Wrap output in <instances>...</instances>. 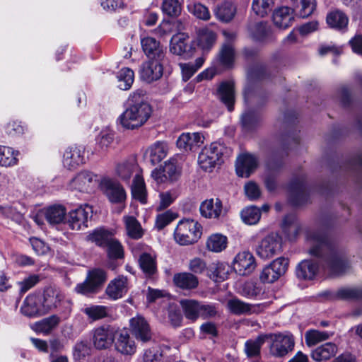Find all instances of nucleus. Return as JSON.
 Returning <instances> with one entry per match:
<instances>
[{
    "mask_svg": "<svg viewBox=\"0 0 362 362\" xmlns=\"http://www.w3.org/2000/svg\"><path fill=\"white\" fill-rule=\"evenodd\" d=\"M307 240L311 246L309 253L312 256H325L326 267L332 275L346 273L350 268L344 250L331 243L320 232H310Z\"/></svg>",
    "mask_w": 362,
    "mask_h": 362,
    "instance_id": "f257e3e1",
    "label": "nucleus"
},
{
    "mask_svg": "<svg viewBox=\"0 0 362 362\" xmlns=\"http://www.w3.org/2000/svg\"><path fill=\"white\" fill-rule=\"evenodd\" d=\"M152 113L153 109L145 98V92L136 90L129 95L124 111L117 119V124L126 130H136L146 124Z\"/></svg>",
    "mask_w": 362,
    "mask_h": 362,
    "instance_id": "f03ea898",
    "label": "nucleus"
},
{
    "mask_svg": "<svg viewBox=\"0 0 362 362\" xmlns=\"http://www.w3.org/2000/svg\"><path fill=\"white\" fill-rule=\"evenodd\" d=\"M202 227L193 219L180 220L174 231L175 241L181 245H188L196 243L201 237Z\"/></svg>",
    "mask_w": 362,
    "mask_h": 362,
    "instance_id": "7ed1b4c3",
    "label": "nucleus"
},
{
    "mask_svg": "<svg viewBox=\"0 0 362 362\" xmlns=\"http://www.w3.org/2000/svg\"><path fill=\"white\" fill-rule=\"evenodd\" d=\"M267 340H271L269 354L276 358H283L291 352L295 346L293 335L288 332L267 334Z\"/></svg>",
    "mask_w": 362,
    "mask_h": 362,
    "instance_id": "20e7f679",
    "label": "nucleus"
},
{
    "mask_svg": "<svg viewBox=\"0 0 362 362\" xmlns=\"http://www.w3.org/2000/svg\"><path fill=\"white\" fill-rule=\"evenodd\" d=\"M228 149L221 144L214 142L204 147L198 157V163L204 171H211L221 162L222 156Z\"/></svg>",
    "mask_w": 362,
    "mask_h": 362,
    "instance_id": "39448f33",
    "label": "nucleus"
},
{
    "mask_svg": "<svg viewBox=\"0 0 362 362\" xmlns=\"http://www.w3.org/2000/svg\"><path fill=\"white\" fill-rule=\"evenodd\" d=\"M107 280L106 272L101 269H93L88 271L85 281L78 284L75 291L82 295L95 293Z\"/></svg>",
    "mask_w": 362,
    "mask_h": 362,
    "instance_id": "423d86ee",
    "label": "nucleus"
},
{
    "mask_svg": "<svg viewBox=\"0 0 362 362\" xmlns=\"http://www.w3.org/2000/svg\"><path fill=\"white\" fill-rule=\"evenodd\" d=\"M281 238L277 234H269L262 238L256 247V254L262 259H267L280 252Z\"/></svg>",
    "mask_w": 362,
    "mask_h": 362,
    "instance_id": "0eeeda50",
    "label": "nucleus"
},
{
    "mask_svg": "<svg viewBox=\"0 0 362 362\" xmlns=\"http://www.w3.org/2000/svg\"><path fill=\"white\" fill-rule=\"evenodd\" d=\"M91 214L92 208L90 206H81L69 212L66 223L71 230H79L86 228Z\"/></svg>",
    "mask_w": 362,
    "mask_h": 362,
    "instance_id": "6e6552de",
    "label": "nucleus"
},
{
    "mask_svg": "<svg viewBox=\"0 0 362 362\" xmlns=\"http://www.w3.org/2000/svg\"><path fill=\"white\" fill-rule=\"evenodd\" d=\"M97 182L98 176L96 175L90 171L83 170L70 180L69 187L71 189L88 192L95 187Z\"/></svg>",
    "mask_w": 362,
    "mask_h": 362,
    "instance_id": "1a4fd4ad",
    "label": "nucleus"
},
{
    "mask_svg": "<svg viewBox=\"0 0 362 362\" xmlns=\"http://www.w3.org/2000/svg\"><path fill=\"white\" fill-rule=\"evenodd\" d=\"M163 61L148 59L144 62L140 69L141 78L147 83H151L160 78L163 73Z\"/></svg>",
    "mask_w": 362,
    "mask_h": 362,
    "instance_id": "9d476101",
    "label": "nucleus"
},
{
    "mask_svg": "<svg viewBox=\"0 0 362 362\" xmlns=\"http://www.w3.org/2000/svg\"><path fill=\"white\" fill-rule=\"evenodd\" d=\"M255 258L248 251L239 252L234 259L233 269L239 275H249L255 270Z\"/></svg>",
    "mask_w": 362,
    "mask_h": 362,
    "instance_id": "9b49d317",
    "label": "nucleus"
},
{
    "mask_svg": "<svg viewBox=\"0 0 362 362\" xmlns=\"http://www.w3.org/2000/svg\"><path fill=\"white\" fill-rule=\"evenodd\" d=\"M21 311L22 314L29 317H36L46 314L41 298L34 294H30L25 298Z\"/></svg>",
    "mask_w": 362,
    "mask_h": 362,
    "instance_id": "f8f14e48",
    "label": "nucleus"
},
{
    "mask_svg": "<svg viewBox=\"0 0 362 362\" xmlns=\"http://www.w3.org/2000/svg\"><path fill=\"white\" fill-rule=\"evenodd\" d=\"M85 149L83 146H72L68 147L63 156V165L72 170L85 163Z\"/></svg>",
    "mask_w": 362,
    "mask_h": 362,
    "instance_id": "ddd939ff",
    "label": "nucleus"
},
{
    "mask_svg": "<svg viewBox=\"0 0 362 362\" xmlns=\"http://www.w3.org/2000/svg\"><path fill=\"white\" fill-rule=\"evenodd\" d=\"M104 193L112 203H122L126 199V192L123 187L111 179H104L101 183Z\"/></svg>",
    "mask_w": 362,
    "mask_h": 362,
    "instance_id": "4468645a",
    "label": "nucleus"
},
{
    "mask_svg": "<svg viewBox=\"0 0 362 362\" xmlns=\"http://www.w3.org/2000/svg\"><path fill=\"white\" fill-rule=\"evenodd\" d=\"M130 327L132 334L139 341L143 343L149 341L152 333L147 321L141 316H136L130 320Z\"/></svg>",
    "mask_w": 362,
    "mask_h": 362,
    "instance_id": "2eb2a0df",
    "label": "nucleus"
},
{
    "mask_svg": "<svg viewBox=\"0 0 362 362\" xmlns=\"http://www.w3.org/2000/svg\"><path fill=\"white\" fill-rule=\"evenodd\" d=\"M257 160L253 155L241 154L236 159V173L239 177H248L257 168Z\"/></svg>",
    "mask_w": 362,
    "mask_h": 362,
    "instance_id": "dca6fc26",
    "label": "nucleus"
},
{
    "mask_svg": "<svg viewBox=\"0 0 362 362\" xmlns=\"http://www.w3.org/2000/svg\"><path fill=\"white\" fill-rule=\"evenodd\" d=\"M227 308L230 313L237 315L259 313L262 310V305L260 304H250L238 298L228 300Z\"/></svg>",
    "mask_w": 362,
    "mask_h": 362,
    "instance_id": "f3484780",
    "label": "nucleus"
},
{
    "mask_svg": "<svg viewBox=\"0 0 362 362\" xmlns=\"http://www.w3.org/2000/svg\"><path fill=\"white\" fill-rule=\"evenodd\" d=\"M129 289L128 279L124 276L111 280L105 289V293L112 300H117L124 296Z\"/></svg>",
    "mask_w": 362,
    "mask_h": 362,
    "instance_id": "a211bd4d",
    "label": "nucleus"
},
{
    "mask_svg": "<svg viewBox=\"0 0 362 362\" xmlns=\"http://www.w3.org/2000/svg\"><path fill=\"white\" fill-rule=\"evenodd\" d=\"M115 337V330L112 327H100L94 331L93 344L98 349H105L112 345Z\"/></svg>",
    "mask_w": 362,
    "mask_h": 362,
    "instance_id": "6ab92c4d",
    "label": "nucleus"
},
{
    "mask_svg": "<svg viewBox=\"0 0 362 362\" xmlns=\"http://www.w3.org/2000/svg\"><path fill=\"white\" fill-rule=\"evenodd\" d=\"M142 49L148 59L163 60L165 51L160 43L155 38L146 37L141 41Z\"/></svg>",
    "mask_w": 362,
    "mask_h": 362,
    "instance_id": "aec40b11",
    "label": "nucleus"
},
{
    "mask_svg": "<svg viewBox=\"0 0 362 362\" xmlns=\"http://www.w3.org/2000/svg\"><path fill=\"white\" fill-rule=\"evenodd\" d=\"M202 216L206 218H219L225 214L222 202L220 199H209L204 201L199 207Z\"/></svg>",
    "mask_w": 362,
    "mask_h": 362,
    "instance_id": "412c9836",
    "label": "nucleus"
},
{
    "mask_svg": "<svg viewBox=\"0 0 362 362\" xmlns=\"http://www.w3.org/2000/svg\"><path fill=\"white\" fill-rule=\"evenodd\" d=\"M115 349L123 355L132 356L136 351L134 340L127 331H122L115 336Z\"/></svg>",
    "mask_w": 362,
    "mask_h": 362,
    "instance_id": "4be33fe9",
    "label": "nucleus"
},
{
    "mask_svg": "<svg viewBox=\"0 0 362 362\" xmlns=\"http://www.w3.org/2000/svg\"><path fill=\"white\" fill-rule=\"evenodd\" d=\"M204 136L199 132L182 133L177 140V146L183 151H192L204 143Z\"/></svg>",
    "mask_w": 362,
    "mask_h": 362,
    "instance_id": "5701e85b",
    "label": "nucleus"
},
{
    "mask_svg": "<svg viewBox=\"0 0 362 362\" xmlns=\"http://www.w3.org/2000/svg\"><path fill=\"white\" fill-rule=\"evenodd\" d=\"M138 262L140 269L146 277H153L157 274V255L155 252H142Z\"/></svg>",
    "mask_w": 362,
    "mask_h": 362,
    "instance_id": "b1692460",
    "label": "nucleus"
},
{
    "mask_svg": "<svg viewBox=\"0 0 362 362\" xmlns=\"http://www.w3.org/2000/svg\"><path fill=\"white\" fill-rule=\"evenodd\" d=\"M65 298L64 294L58 288L47 287L44 291L43 306L46 313L53 308L59 307Z\"/></svg>",
    "mask_w": 362,
    "mask_h": 362,
    "instance_id": "393cba45",
    "label": "nucleus"
},
{
    "mask_svg": "<svg viewBox=\"0 0 362 362\" xmlns=\"http://www.w3.org/2000/svg\"><path fill=\"white\" fill-rule=\"evenodd\" d=\"M349 21L348 16L340 10L332 11L327 13L326 17L328 26L338 31H346Z\"/></svg>",
    "mask_w": 362,
    "mask_h": 362,
    "instance_id": "a878e982",
    "label": "nucleus"
},
{
    "mask_svg": "<svg viewBox=\"0 0 362 362\" xmlns=\"http://www.w3.org/2000/svg\"><path fill=\"white\" fill-rule=\"evenodd\" d=\"M338 351L334 343L327 342L311 352V358L316 362H326L335 356Z\"/></svg>",
    "mask_w": 362,
    "mask_h": 362,
    "instance_id": "bb28decb",
    "label": "nucleus"
},
{
    "mask_svg": "<svg viewBox=\"0 0 362 362\" xmlns=\"http://www.w3.org/2000/svg\"><path fill=\"white\" fill-rule=\"evenodd\" d=\"M293 11L287 6H282L274 10L272 15L274 23L279 28L289 27L293 21Z\"/></svg>",
    "mask_w": 362,
    "mask_h": 362,
    "instance_id": "cd10ccee",
    "label": "nucleus"
},
{
    "mask_svg": "<svg viewBox=\"0 0 362 362\" xmlns=\"http://www.w3.org/2000/svg\"><path fill=\"white\" fill-rule=\"evenodd\" d=\"M189 37L187 33H179L173 36L170 40V50L177 55H183L191 49Z\"/></svg>",
    "mask_w": 362,
    "mask_h": 362,
    "instance_id": "c85d7f7f",
    "label": "nucleus"
},
{
    "mask_svg": "<svg viewBox=\"0 0 362 362\" xmlns=\"http://www.w3.org/2000/svg\"><path fill=\"white\" fill-rule=\"evenodd\" d=\"M219 99L228 107L229 111L233 110L235 100L234 83L232 81L222 82L218 88Z\"/></svg>",
    "mask_w": 362,
    "mask_h": 362,
    "instance_id": "c756f323",
    "label": "nucleus"
},
{
    "mask_svg": "<svg viewBox=\"0 0 362 362\" xmlns=\"http://www.w3.org/2000/svg\"><path fill=\"white\" fill-rule=\"evenodd\" d=\"M200 301L194 299H183L180 301L186 319L195 322L200 316Z\"/></svg>",
    "mask_w": 362,
    "mask_h": 362,
    "instance_id": "7c9ffc66",
    "label": "nucleus"
},
{
    "mask_svg": "<svg viewBox=\"0 0 362 362\" xmlns=\"http://www.w3.org/2000/svg\"><path fill=\"white\" fill-rule=\"evenodd\" d=\"M319 269L318 264L313 260H303L296 267V275L299 279H312Z\"/></svg>",
    "mask_w": 362,
    "mask_h": 362,
    "instance_id": "2f4dec72",
    "label": "nucleus"
},
{
    "mask_svg": "<svg viewBox=\"0 0 362 362\" xmlns=\"http://www.w3.org/2000/svg\"><path fill=\"white\" fill-rule=\"evenodd\" d=\"M173 281L177 287L183 289H193L197 288L199 284L197 277L189 272L175 274Z\"/></svg>",
    "mask_w": 362,
    "mask_h": 362,
    "instance_id": "473e14b6",
    "label": "nucleus"
},
{
    "mask_svg": "<svg viewBox=\"0 0 362 362\" xmlns=\"http://www.w3.org/2000/svg\"><path fill=\"white\" fill-rule=\"evenodd\" d=\"M127 234L132 239L138 240L143 237L144 230L139 221L132 216L123 217Z\"/></svg>",
    "mask_w": 362,
    "mask_h": 362,
    "instance_id": "72a5a7b5",
    "label": "nucleus"
},
{
    "mask_svg": "<svg viewBox=\"0 0 362 362\" xmlns=\"http://www.w3.org/2000/svg\"><path fill=\"white\" fill-rule=\"evenodd\" d=\"M146 153L149 156L151 163L153 165L158 164L167 156V144L162 141H157L147 149Z\"/></svg>",
    "mask_w": 362,
    "mask_h": 362,
    "instance_id": "f704fd0d",
    "label": "nucleus"
},
{
    "mask_svg": "<svg viewBox=\"0 0 362 362\" xmlns=\"http://www.w3.org/2000/svg\"><path fill=\"white\" fill-rule=\"evenodd\" d=\"M114 233L111 230H108L103 228H100L90 233L87 236V240L95 243L100 247H105L106 245L112 240Z\"/></svg>",
    "mask_w": 362,
    "mask_h": 362,
    "instance_id": "c9c22d12",
    "label": "nucleus"
},
{
    "mask_svg": "<svg viewBox=\"0 0 362 362\" xmlns=\"http://www.w3.org/2000/svg\"><path fill=\"white\" fill-rule=\"evenodd\" d=\"M332 335L333 333L330 332L311 329L305 332V341L308 347H311L329 339Z\"/></svg>",
    "mask_w": 362,
    "mask_h": 362,
    "instance_id": "e433bc0d",
    "label": "nucleus"
},
{
    "mask_svg": "<svg viewBox=\"0 0 362 362\" xmlns=\"http://www.w3.org/2000/svg\"><path fill=\"white\" fill-rule=\"evenodd\" d=\"M267 340V334L257 336L254 339H249L245 344V352L248 357H255L260 354L262 346Z\"/></svg>",
    "mask_w": 362,
    "mask_h": 362,
    "instance_id": "4c0bfd02",
    "label": "nucleus"
},
{
    "mask_svg": "<svg viewBox=\"0 0 362 362\" xmlns=\"http://www.w3.org/2000/svg\"><path fill=\"white\" fill-rule=\"evenodd\" d=\"M236 13L235 6L230 1H225L218 5L215 10V15L218 19L223 22H229Z\"/></svg>",
    "mask_w": 362,
    "mask_h": 362,
    "instance_id": "58836bf2",
    "label": "nucleus"
},
{
    "mask_svg": "<svg viewBox=\"0 0 362 362\" xmlns=\"http://www.w3.org/2000/svg\"><path fill=\"white\" fill-rule=\"evenodd\" d=\"M45 215L50 224H59L65 219L66 209L61 205H53L45 210Z\"/></svg>",
    "mask_w": 362,
    "mask_h": 362,
    "instance_id": "ea45409f",
    "label": "nucleus"
},
{
    "mask_svg": "<svg viewBox=\"0 0 362 362\" xmlns=\"http://www.w3.org/2000/svg\"><path fill=\"white\" fill-rule=\"evenodd\" d=\"M132 196L142 204L146 203V191L143 177L136 173L132 186Z\"/></svg>",
    "mask_w": 362,
    "mask_h": 362,
    "instance_id": "a19ab883",
    "label": "nucleus"
},
{
    "mask_svg": "<svg viewBox=\"0 0 362 362\" xmlns=\"http://www.w3.org/2000/svg\"><path fill=\"white\" fill-rule=\"evenodd\" d=\"M227 237L221 233L211 235L206 241L207 249L211 252H220L227 247Z\"/></svg>",
    "mask_w": 362,
    "mask_h": 362,
    "instance_id": "79ce46f5",
    "label": "nucleus"
},
{
    "mask_svg": "<svg viewBox=\"0 0 362 362\" xmlns=\"http://www.w3.org/2000/svg\"><path fill=\"white\" fill-rule=\"evenodd\" d=\"M160 8L164 15L177 18L182 13V6L179 0H163Z\"/></svg>",
    "mask_w": 362,
    "mask_h": 362,
    "instance_id": "37998d69",
    "label": "nucleus"
},
{
    "mask_svg": "<svg viewBox=\"0 0 362 362\" xmlns=\"http://www.w3.org/2000/svg\"><path fill=\"white\" fill-rule=\"evenodd\" d=\"M18 152L12 148L0 145V165L9 167L17 164Z\"/></svg>",
    "mask_w": 362,
    "mask_h": 362,
    "instance_id": "c03bdc74",
    "label": "nucleus"
},
{
    "mask_svg": "<svg viewBox=\"0 0 362 362\" xmlns=\"http://www.w3.org/2000/svg\"><path fill=\"white\" fill-rule=\"evenodd\" d=\"M118 88L121 90H129L134 80V73L129 68H123L117 73Z\"/></svg>",
    "mask_w": 362,
    "mask_h": 362,
    "instance_id": "a18cd8bd",
    "label": "nucleus"
},
{
    "mask_svg": "<svg viewBox=\"0 0 362 362\" xmlns=\"http://www.w3.org/2000/svg\"><path fill=\"white\" fill-rule=\"evenodd\" d=\"M88 319L95 321L103 319L108 315V308L104 305H91L82 309Z\"/></svg>",
    "mask_w": 362,
    "mask_h": 362,
    "instance_id": "49530a36",
    "label": "nucleus"
},
{
    "mask_svg": "<svg viewBox=\"0 0 362 362\" xmlns=\"http://www.w3.org/2000/svg\"><path fill=\"white\" fill-rule=\"evenodd\" d=\"M137 169L138 166L134 161H124L117 165L116 173L122 180L127 181Z\"/></svg>",
    "mask_w": 362,
    "mask_h": 362,
    "instance_id": "de8ad7c7",
    "label": "nucleus"
},
{
    "mask_svg": "<svg viewBox=\"0 0 362 362\" xmlns=\"http://www.w3.org/2000/svg\"><path fill=\"white\" fill-rule=\"evenodd\" d=\"M240 216L245 223L254 225L259 222L261 217V211L259 208L251 206L243 209Z\"/></svg>",
    "mask_w": 362,
    "mask_h": 362,
    "instance_id": "09e8293b",
    "label": "nucleus"
},
{
    "mask_svg": "<svg viewBox=\"0 0 362 362\" xmlns=\"http://www.w3.org/2000/svg\"><path fill=\"white\" fill-rule=\"evenodd\" d=\"M59 322V318L57 315H52L35 323V329L37 332L49 334Z\"/></svg>",
    "mask_w": 362,
    "mask_h": 362,
    "instance_id": "8fccbe9b",
    "label": "nucleus"
},
{
    "mask_svg": "<svg viewBox=\"0 0 362 362\" xmlns=\"http://www.w3.org/2000/svg\"><path fill=\"white\" fill-rule=\"evenodd\" d=\"M187 11L197 18L208 21L210 18L209 9L204 5L198 2H189L187 6Z\"/></svg>",
    "mask_w": 362,
    "mask_h": 362,
    "instance_id": "3c124183",
    "label": "nucleus"
},
{
    "mask_svg": "<svg viewBox=\"0 0 362 362\" xmlns=\"http://www.w3.org/2000/svg\"><path fill=\"white\" fill-rule=\"evenodd\" d=\"M274 0H252V9L259 16L264 17L272 9Z\"/></svg>",
    "mask_w": 362,
    "mask_h": 362,
    "instance_id": "603ef678",
    "label": "nucleus"
},
{
    "mask_svg": "<svg viewBox=\"0 0 362 362\" xmlns=\"http://www.w3.org/2000/svg\"><path fill=\"white\" fill-rule=\"evenodd\" d=\"M216 34L213 31L203 29L199 32L198 42L202 49H206L212 46L216 41Z\"/></svg>",
    "mask_w": 362,
    "mask_h": 362,
    "instance_id": "864d4df0",
    "label": "nucleus"
},
{
    "mask_svg": "<svg viewBox=\"0 0 362 362\" xmlns=\"http://www.w3.org/2000/svg\"><path fill=\"white\" fill-rule=\"evenodd\" d=\"M294 218L288 216L284 220V230L287 233L288 238L293 240L296 238L300 230V226L298 222L293 221Z\"/></svg>",
    "mask_w": 362,
    "mask_h": 362,
    "instance_id": "5fc2aeb1",
    "label": "nucleus"
},
{
    "mask_svg": "<svg viewBox=\"0 0 362 362\" xmlns=\"http://www.w3.org/2000/svg\"><path fill=\"white\" fill-rule=\"evenodd\" d=\"M114 140L111 133H102L96 139L95 151L98 153L106 152Z\"/></svg>",
    "mask_w": 362,
    "mask_h": 362,
    "instance_id": "6e6d98bb",
    "label": "nucleus"
},
{
    "mask_svg": "<svg viewBox=\"0 0 362 362\" xmlns=\"http://www.w3.org/2000/svg\"><path fill=\"white\" fill-rule=\"evenodd\" d=\"M337 296L342 300L362 298V288H345L338 291Z\"/></svg>",
    "mask_w": 362,
    "mask_h": 362,
    "instance_id": "4d7b16f0",
    "label": "nucleus"
},
{
    "mask_svg": "<svg viewBox=\"0 0 362 362\" xmlns=\"http://www.w3.org/2000/svg\"><path fill=\"white\" fill-rule=\"evenodd\" d=\"M234 49L231 45L225 44L220 52V61L226 66H230L234 60Z\"/></svg>",
    "mask_w": 362,
    "mask_h": 362,
    "instance_id": "13d9d810",
    "label": "nucleus"
},
{
    "mask_svg": "<svg viewBox=\"0 0 362 362\" xmlns=\"http://www.w3.org/2000/svg\"><path fill=\"white\" fill-rule=\"evenodd\" d=\"M219 315L218 306L212 303H200V316L202 319L215 318Z\"/></svg>",
    "mask_w": 362,
    "mask_h": 362,
    "instance_id": "bf43d9fd",
    "label": "nucleus"
},
{
    "mask_svg": "<svg viewBox=\"0 0 362 362\" xmlns=\"http://www.w3.org/2000/svg\"><path fill=\"white\" fill-rule=\"evenodd\" d=\"M108 256L112 259H119L123 256V248L120 243L114 237L106 245Z\"/></svg>",
    "mask_w": 362,
    "mask_h": 362,
    "instance_id": "052dcab7",
    "label": "nucleus"
},
{
    "mask_svg": "<svg viewBox=\"0 0 362 362\" xmlns=\"http://www.w3.org/2000/svg\"><path fill=\"white\" fill-rule=\"evenodd\" d=\"M177 197V194L175 190H170L160 193V202L159 205L158 206V210L161 211L168 208Z\"/></svg>",
    "mask_w": 362,
    "mask_h": 362,
    "instance_id": "680f3d73",
    "label": "nucleus"
},
{
    "mask_svg": "<svg viewBox=\"0 0 362 362\" xmlns=\"http://www.w3.org/2000/svg\"><path fill=\"white\" fill-rule=\"evenodd\" d=\"M40 281V276L37 274H32L18 283L21 294L25 293L30 288L34 287Z\"/></svg>",
    "mask_w": 362,
    "mask_h": 362,
    "instance_id": "e2e57ef3",
    "label": "nucleus"
},
{
    "mask_svg": "<svg viewBox=\"0 0 362 362\" xmlns=\"http://www.w3.org/2000/svg\"><path fill=\"white\" fill-rule=\"evenodd\" d=\"M316 8L315 0H300L298 15L304 18L310 16Z\"/></svg>",
    "mask_w": 362,
    "mask_h": 362,
    "instance_id": "0e129e2a",
    "label": "nucleus"
},
{
    "mask_svg": "<svg viewBox=\"0 0 362 362\" xmlns=\"http://www.w3.org/2000/svg\"><path fill=\"white\" fill-rule=\"evenodd\" d=\"M30 243L35 252L39 255H45L49 250V246L42 240L33 237L30 238Z\"/></svg>",
    "mask_w": 362,
    "mask_h": 362,
    "instance_id": "69168bd1",
    "label": "nucleus"
},
{
    "mask_svg": "<svg viewBox=\"0 0 362 362\" xmlns=\"http://www.w3.org/2000/svg\"><path fill=\"white\" fill-rule=\"evenodd\" d=\"M270 265L277 276L280 277L286 272L288 265V260L284 257H279L274 260Z\"/></svg>",
    "mask_w": 362,
    "mask_h": 362,
    "instance_id": "338daca9",
    "label": "nucleus"
},
{
    "mask_svg": "<svg viewBox=\"0 0 362 362\" xmlns=\"http://www.w3.org/2000/svg\"><path fill=\"white\" fill-rule=\"evenodd\" d=\"M262 289L254 282H247L244 284L242 295L247 298H254L259 295Z\"/></svg>",
    "mask_w": 362,
    "mask_h": 362,
    "instance_id": "774afa93",
    "label": "nucleus"
}]
</instances>
